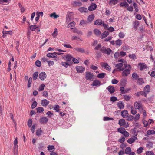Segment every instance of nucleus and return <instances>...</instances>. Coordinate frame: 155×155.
<instances>
[{
	"label": "nucleus",
	"mask_w": 155,
	"mask_h": 155,
	"mask_svg": "<svg viewBox=\"0 0 155 155\" xmlns=\"http://www.w3.org/2000/svg\"><path fill=\"white\" fill-rule=\"evenodd\" d=\"M124 67L125 68L122 70V75L123 77H126L130 74L131 67L130 65L125 64H124Z\"/></svg>",
	"instance_id": "1"
},
{
	"label": "nucleus",
	"mask_w": 155,
	"mask_h": 155,
	"mask_svg": "<svg viewBox=\"0 0 155 155\" xmlns=\"http://www.w3.org/2000/svg\"><path fill=\"white\" fill-rule=\"evenodd\" d=\"M134 105L135 109H138L140 112L143 110V107L140 101L135 102Z\"/></svg>",
	"instance_id": "2"
},
{
	"label": "nucleus",
	"mask_w": 155,
	"mask_h": 155,
	"mask_svg": "<svg viewBox=\"0 0 155 155\" xmlns=\"http://www.w3.org/2000/svg\"><path fill=\"white\" fill-rule=\"evenodd\" d=\"M100 51L103 53L109 55L111 52L112 50L110 48H106L105 47L103 46L101 48Z\"/></svg>",
	"instance_id": "3"
},
{
	"label": "nucleus",
	"mask_w": 155,
	"mask_h": 155,
	"mask_svg": "<svg viewBox=\"0 0 155 155\" xmlns=\"http://www.w3.org/2000/svg\"><path fill=\"white\" fill-rule=\"evenodd\" d=\"M118 124L120 126H124L125 128H127L129 126L128 123H126L125 120L124 119H120L119 121Z\"/></svg>",
	"instance_id": "4"
},
{
	"label": "nucleus",
	"mask_w": 155,
	"mask_h": 155,
	"mask_svg": "<svg viewBox=\"0 0 155 155\" xmlns=\"http://www.w3.org/2000/svg\"><path fill=\"white\" fill-rule=\"evenodd\" d=\"M72 12H68V14L66 15V22L67 23H68L72 20Z\"/></svg>",
	"instance_id": "5"
},
{
	"label": "nucleus",
	"mask_w": 155,
	"mask_h": 155,
	"mask_svg": "<svg viewBox=\"0 0 155 155\" xmlns=\"http://www.w3.org/2000/svg\"><path fill=\"white\" fill-rule=\"evenodd\" d=\"M138 68L141 71L147 68V65L144 63H140L138 64Z\"/></svg>",
	"instance_id": "6"
},
{
	"label": "nucleus",
	"mask_w": 155,
	"mask_h": 155,
	"mask_svg": "<svg viewBox=\"0 0 155 155\" xmlns=\"http://www.w3.org/2000/svg\"><path fill=\"white\" fill-rule=\"evenodd\" d=\"M101 65L102 67L106 70L109 71H110L111 70V67L107 63L102 62L101 63Z\"/></svg>",
	"instance_id": "7"
},
{
	"label": "nucleus",
	"mask_w": 155,
	"mask_h": 155,
	"mask_svg": "<svg viewBox=\"0 0 155 155\" xmlns=\"http://www.w3.org/2000/svg\"><path fill=\"white\" fill-rule=\"evenodd\" d=\"M137 140V138L136 136H133L131 138L128 139L127 140V142L128 143L131 144Z\"/></svg>",
	"instance_id": "8"
},
{
	"label": "nucleus",
	"mask_w": 155,
	"mask_h": 155,
	"mask_svg": "<svg viewBox=\"0 0 155 155\" xmlns=\"http://www.w3.org/2000/svg\"><path fill=\"white\" fill-rule=\"evenodd\" d=\"M76 69L78 73H82L84 71L85 68L82 66H78L76 67Z\"/></svg>",
	"instance_id": "9"
},
{
	"label": "nucleus",
	"mask_w": 155,
	"mask_h": 155,
	"mask_svg": "<svg viewBox=\"0 0 155 155\" xmlns=\"http://www.w3.org/2000/svg\"><path fill=\"white\" fill-rule=\"evenodd\" d=\"M73 58V57L71 55L69 54H67L66 55H64L63 57V59H65L68 61H70Z\"/></svg>",
	"instance_id": "10"
},
{
	"label": "nucleus",
	"mask_w": 155,
	"mask_h": 155,
	"mask_svg": "<svg viewBox=\"0 0 155 155\" xmlns=\"http://www.w3.org/2000/svg\"><path fill=\"white\" fill-rule=\"evenodd\" d=\"M101 84V82L99 81L98 80H94L93 81L91 85L92 86L98 87Z\"/></svg>",
	"instance_id": "11"
},
{
	"label": "nucleus",
	"mask_w": 155,
	"mask_h": 155,
	"mask_svg": "<svg viewBox=\"0 0 155 155\" xmlns=\"http://www.w3.org/2000/svg\"><path fill=\"white\" fill-rule=\"evenodd\" d=\"M47 77V75L45 72H42L39 75V77L41 80H45Z\"/></svg>",
	"instance_id": "12"
},
{
	"label": "nucleus",
	"mask_w": 155,
	"mask_h": 155,
	"mask_svg": "<svg viewBox=\"0 0 155 155\" xmlns=\"http://www.w3.org/2000/svg\"><path fill=\"white\" fill-rule=\"evenodd\" d=\"M93 77V74L91 72H87L86 74V78L87 80H90Z\"/></svg>",
	"instance_id": "13"
},
{
	"label": "nucleus",
	"mask_w": 155,
	"mask_h": 155,
	"mask_svg": "<svg viewBox=\"0 0 155 155\" xmlns=\"http://www.w3.org/2000/svg\"><path fill=\"white\" fill-rule=\"evenodd\" d=\"M97 7V5L95 3H92L88 8V9L90 11H93L95 10Z\"/></svg>",
	"instance_id": "14"
},
{
	"label": "nucleus",
	"mask_w": 155,
	"mask_h": 155,
	"mask_svg": "<svg viewBox=\"0 0 155 155\" xmlns=\"http://www.w3.org/2000/svg\"><path fill=\"white\" fill-rule=\"evenodd\" d=\"M48 121V119L47 117H43L39 119V122L41 124L46 123Z\"/></svg>",
	"instance_id": "15"
},
{
	"label": "nucleus",
	"mask_w": 155,
	"mask_h": 155,
	"mask_svg": "<svg viewBox=\"0 0 155 155\" xmlns=\"http://www.w3.org/2000/svg\"><path fill=\"white\" fill-rule=\"evenodd\" d=\"M117 106L118 108L120 109H124V103L122 101H119L117 103Z\"/></svg>",
	"instance_id": "16"
},
{
	"label": "nucleus",
	"mask_w": 155,
	"mask_h": 155,
	"mask_svg": "<svg viewBox=\"0 0 155 155\" xmlns=\"http://www.w3.org/2000/svg\"><path fill=\"white\" fill-rule=\"evenodd\" d=\"M71 40H76L78 41H82L83 39L81 37L79 36H73L71 37Z\"/></svg>",
	"instance_id": "17"
},
{
	"label": "nucleus",
	"mask_w": 155,
	"mask_h": 155,
	"mask_svg": "<svg viewBox=\"0 0 155 155\" xmlns=\"http://www.w3.org/2000/svg\"><path fill=\"white\" fill-rule=\"evenodd\" d=\"M56 52L53 53H48L47 54L46 56L50 58H57V55H56Z\"/></svg>",
	"instance_id": "18"
},
{
	"label": "nucleus",
	"mask_w": 155,
	"mask_h": 155,
	"mask_svg": "<svg viewBox=\"0 0 155 155\" xmlns=\"http://www.w3.org/2000/svg\"><path fill=\"white\" fill-rule=\"evenodd\" d=\"M121 115L123 118H125L128 116V113L127 110H124L121 112Z\"/></svg>",
	"instance_id": "19"
},
{
	"label": "nucleus",
	"mask_w": 155,
	"mask_h": 155,
	"mask_svg": "<svg viewBox=\"0 0 155 155\" xmlns=\"http://www.w3.org/2000/svg\"><path fill=\"white\" fill-rule=\"evenodd\" d=\"M107 89L109 92L111 94L114 93L115 91L114 87L111 86H108L107 87Z\"/></svg>",
	"instance_id": "20"
},
{
	"label": "nucleus",
	"mask_w": 155,
	"mask_h": 155,
	"mask_svg": "<svg viewBox=\"0 0 155 155\" xmlns=\"http://www.w3.org/2000/svg\"><path fill=\"white\" fill-rule=\"evenodd\" d=\"M49 103V101L46 99L42 100L41 101V104L43 106H47Z\"/></svg>",
	"instance_id": "21"
},
{
	"label": "nucleus",
	"mask_w": 155,
	"mask_h": 155,
	"mask_svg": "<svg viewBox=\"0 0 155 155\" xmlns=\"http://www.w3.org/2000/svg\"><path fill=\"white\" fill-rule=\"evenodd\" d=\"M155 134V131L153 130H149L147 132L146 134L145 135L146 136H148L153 135Z\"/></svg>",
	"instance_id": "22"
},
{
	"label": "nucleus",
	"mask_w": 155,
	"mask_h": 155,
	"mask_svg": "<svg viewBox=\"0 0 155 155\" xmlns=\"http://www.w3.org/2000/svg\"><path fill=\"white\" fill-rule=\"evenodd\" d=\"M74 51L77 52H79L81 53H84L85 52V50L83 48H75L74 49Z\"/></svg>",
	"instance_id": "23"
},
{
	"label": "nucleus",
	"mask_w": 155,
	"mask_h": 155,
	"mask_svg": "<svg viewBox=\"0 0 155 155\" xmlns=\"http://www.w3.org/2000/svg\"><path fill=\"white\" fill-rule=\"evenodd\" d=\"M119 2L118 0H110L109 4L111 6L115 5Z\"/></svg>",
	"instance_id": "24"
},
{
	"label": "nucleus",
	"mask_w": 155,
	"mask_h": 155,
	"mask_svg": "<svg viewBox=\"0 0 155 155\" xmlns=\"http://www.w3.org/2000/svg\"><path fill=\"white\" fill-rule=\"evenodd\" d=\"M119 5L120 6L124 7H127L129 6L128 4L126 2H121Z\"/></svg>",
	"instance_id": "25"
},
{
	"label": "nucleus",
	"mask_w": 155,
	"mask_h": 155,
	"mask_svg": "<svg viewBox=\"0 0 155 155\" xmlns=\"http://www.w3.org/2000/svg\"><path fill=\"white\" fill-rule=\"evenodd\" d=\"M123 65V64L122 63H120L117 64L116 65V67L117 69H118L121 71H122L123 70V68H122V67Z\"/></svg>",
	"instance_id": "26"
},
{
	"label": "nucleus",
	"mask_w": 155,
	"mask_h": 155,
	"mask_svg": "<svg viewBox=\"0 0 155 155\" xmlns=\"http://www.w3.org/2000/svg\"><path fill=\"white\" fill-rule=\"evenodd\" d=\"M102 21L101 20V19H97L96 20L94 21V24L95 25H101L102 24Z\"/></svg>",
	"instance_id": "27"
},
{
	"label": "nucleus",
	"mask_w": 155,
	"mask_h": 155,
	"mask_svg": "<svg viewBox=\"0 0 155 155\" xmlns=\"http://www.w3.org/2000/svg\"><path fill=\"white\" fill-rule=\"evenodd\" d=\"M78 10L81 13L86 12L88 11L87 9L86 8L84 7L80 8H79Z\"/></svg>",
	"instance_id": "28"
},
{
	"label": "nucleus",
	"mask_w": 155,
	"mask_h": 155,
	"mask_svg": "<svg viewBox=\"0 0 155 155\" xmlns=\"http://www.w3.org/2000/svg\"><path fill=\"white\" fill-rule=\"evenodd\" d=\"M94 15L91 14L89 15L87 18L88 21L91 22L94 20Z\"/></svg>",
	"instance_id": "29"
},
{
	"label": "nucleus",
	"mask_w": 155,
	"mask_h": 155,
	"mask_svg": "<svg viewBox=\"0 0 155 155\" xmlns=\"http://www.w3.org/2000/svg\"><path fill=\"white\" fill-rule=\"evenodd\" d=\"M75 25V22H71L70 23H68V27L70 28L71 29H73V27H74Z\"/></svg>",
	"instance_id": "30"
},
{
	"label": "nucleus",
	"mask_w": 155,
	"mask_h": 155,
	"mask_svg": "<svg viewBox=\"0 0 155 155\" xmlns=\"http://www.w3.org/2000/svg\"><path fill=\"white\" fill-rule=\"evenodd\" d=\"M109 34V32L107 31H105L101 35V38L102 39L104 38L108 35Z\"/></svg>",
	"instance_id": "31"
},
{
	"label": "nucleus",
	"mask_w": 155,
	"mask_h": 155,
	"mask_svg": "<svg viewBox=\"0 0 155 155\" xmlns=\"http://www.w3.org/2000/svg\"><path fill=\"white\" fill-rule=\"evenodd\" d=\"M131 148L130 147H128L126 148L125 150V153L126 154H128L131 153Z\"/></svg>",
	"instance_id": "32"
},
{
	"label": "nucleus",
	"mask_w": 155,
	"mask_h": 155,
	"mask_svg": "<svg viewBox=\"0 0 155 155\" xmlns=\"http://www.w3.org/2000/svg\"><path fill=\"white\" fill-rule=\"evenodd\" d=\"M143 123L144 124V127H146L151 124L152 123V122H149V121L144 120L143 121Z\"/></svg>",
	"instance_id": "33"
},
{
	"label": "nucleus",
	"mask_w": 155,
	"mask_h": 155,
	"mask_svg": "<svg viewBox=\"0 0 155 155\" xmlns=\"http://www.w3.org/2000/svg\"><path fill=\"white\" fill-rule=\"evenodd\" d=\"M122 44V41L120 39H118L115 41V45L117 46H120Z\"/></svg>",
	"instance_id": "34"
},
{
	"label": "nucleus",
	"mask_w": 155,
	"mask_h": 155,
	"mask_svg": "<svg viewBox=\"0 0 155 155\" xmlns=\"http://www.w3.org/2000/svg\"><path fill=\"white\" fill-rule=\"evenodd\" d=\"M139 25V22L136 21L133 23V27L135 29H136Z\"/></svg>",
	"instance_id": "35"
},
{
	"label": "nucleus",
	"mask_w": 155,
	"mask_h": 155,
	"mask_svg": "<svg viewBox=\"0 0 155 155\" xmlns=\"http://www.w3.org/2000/svg\"><path fill=\"white\" fill-rule=\"evenodd\" d=\"M94 32L97 36H99L101 34V32L100 30L97 29H95L94 31Z\"/></svg>",
	"instance_id": "36"
},
{
	"label": "nucleus",
	"mask_w": 155,
	"mask_h": 155,
	"mask_svg": "<svg viewBox=\"0 0 155 155\" xmlns=\"http://www.w3.org/2000/svg\"><path fill=\"white\" fill-rule=\"evenodd\" d=\"M3 37H5V35L9 34L10 35H12V31H3Z\"/></svg>",
	"instance_id": "37"
},
{
	"label": "nucleus",
	"mask_w": 155,
	"mask_h": 155,
	"mask_svg": "<svg viewBox=\"0 0 155 155\" xmlns=\"http://www.w3.org/2000/svg\"><path fill=\"white\" fill-rule=\"evenodd\" d=\"M150 87L149 85H147L144 88V91L145 92L148 93L150 91Z\"/></svg>",
	"instance_id": "38"
},
{
	"label": "nucleus",
	"mask_w": 155,
	"mask_h": 155,
	"mask_svg": "<svg viewBox=\"0 0 155 155\" xmlns=\"http://www.w3.org/2000/svg\"><path fill=\"white\" fill-rule=\"evenodd\" d=\"M106 75V74L105 73H101L98 74L97 77L99 78H103L105 77V76Z\"/></svg>",
	"instance_id": "39"
},
{
	"label": "nucleus",
	"mask_w": 155,
	"mask_h": 155,
	"mask_svg": "<svg viewBox=\"0 0 155 155\" xmlns=\"http://www.w3.org/2000/svg\"><path fill=\"white\" fill-rule=\"evenodd\" d=\"M50 17L51 18H54L56 19L59 17V16L58 15H57L55 12H54L50 15Z\"/></svg>",
	"instance_id": "40"
},
{
	"label": "nucleus",
	"mask_w": 155,
	"mask_h": 155,
	"mask_svg": "<svg viewBox=\"0 0 155 155\" xmlns=\"http://www.w3.org/2000/svg\"><path fill=\"white\" fill-rule=\"evenodd\" d=\"M144 149L142 147H140L138 148L137 150V153L138 154H140L142 153V152L143 151Z\"/></svg>",
	"instance_id": "41"
},
{
	"label": "nucleus",
	"mask_w": 155,
	"mask_h": 155,
	"mask_svg": "<svg viewBox=\"0 0 155 155\" xmlns=\"http://www.w3.org/2000/svg\"><path fill=\"white\" fill-rule=\"evenodd\" d=\"M18 145H14L13 148V153H15L16 154L17 153H18Z\"/></svg>",
	"instance_id": "42"
},
{
	"label": "nucleus",
	"mask_w": 155,
	"mask_h": 155,
	"mask_svg": "<svg viewBox=\"0 0 155 155\" xmlns=\"http://www.w3.org/2000/svg\"><path fill=\"white\" fill-rule=\"evenodd\" d=\"M38 74V72L37 71L35 72L33 74V80H36Z\"/></svg>",
	"instance_id": "43"
},
{
	"label": "nucleus",
	"mask_w": 155,
	"mask_h": 155,
	"mask_svg": "<svg viewBox=\"0 0 155 155\" xmlns=\"http://www.w3.org/2000/svg\"><path fill=\"white\" fill-rule=\"evenodd\" d=\"M137 83L140 85H142L144 83V81L142 78H139L137 80Z\"/></svg>",
	"instance_id": "44"
},
{
	"label": "nucleus",
	"mask_w": 155,
	"mask_h": 155,
	"mask_svg": "<svg viewBox=\"0 0 155 155\" xmlns=\"http://www.w3.org/2000/svg\"><path fill=\"white\" fill-rule=\"evenodd\" d=\"M54 31L52 33V35L53 37H56L58 35V30L57 28L54 29Z\"/></svg>",
	"instance_id": "45"
},
{
	"label": "nucleus",
	"mask_w": 155,
	"mask_h": 155,
	"mask_svg": "<svg viewBox=\"0 0 155 155\" xmlns=\"http://www.w3.org/2000/svg\"><path fill=\"white\" fill-rule=\"evenodd\" d=\"M38 26L35 25H31L30 26L29 28L32 31H35V30L38 28Z\"/></svg>",
	"instance_id": "46"
},
{
	"label": "nucleus",
	"mask_w": 155,
	"mask_h": 155,
	"mask_svg": "<svg viewBox=\"0 0 155 155\" xmlns=\"http://www.w3.org/2000/svg\"><path fill=\"white\" fill-rule=\"evenodd\" d=\"M117 131L118 132L123 134L124 131H125V129L124 128L120 127L117 129Z\"/></svg>",
	"instance_id": "47"
},
{
	"label": "nucleus",
	"mask_w": 155,
	"mask_h": 155,
	"mask_svg": "<svg viewBox=\"0 0 155 155\" xmlns=\"http://www.w3.org/2000/svg\"><path fill=\"white\" fill-rule=\"evenodd\" d=\"M128 56L132 60H134L137 59L136 55L134 54H130Z\"/></svg>",
	"instance_id": "48"
},
{
	"label": "nucleus",
	"mask_w": 155,
	"mask_h": 155,
	"mask_svg": "<svg viewBox=\"0 0 155 155\" xmlns=\"http://www.w3.org/2000/svg\"><path fill=\"white\" fill-rule=\"evenodd\" d=\"M132 78L135 79H137L139 78V76L135 72L132 73Z\"/></svg>",
	"instance_id": "49"
},
{
	"label": "nucleus",
	"mask_w": 155,
	"mask_h": 155,
	"mask_svg": "<svg viewBox=\"0 0 155 155\" xmlns=\"http://www.w3.org/2000/svg\"><path fill=\"white\" fill-rule=\"evenodd\" d=\"M140 117V114L139 113H138L136 114L135 117H134V119L135 121L138 120Z\"/></svg>",
	"instance_id": "50"
},
{
	"label": "nucleus",
	"mask_w": 155,
	"mask_h": 155,
	"mask_svg": "<svg viewBox=\"0 0 155 155\" xmlns=\"http://www.w3.org/2000/svg\"><path fill=\"white\" fill-rule=\"evenodd\" d=\"M37 112L38 113H41L44 111V109L42 107H38L37 108Z\"/></svg>",
	"instance_id": "51"
},
{
	"label": "nucleus",
	"mask_w": 155,
	"mask_h": 155,
	"mask_svg": "<svg viewBox=\"0 0 155 155\" xmlns=\"http://www.w3.org/2000/svg\"><path fill=\"white\" fill-rule=\"evenodd\" d=\"M61 64L62 66H64L65 68H67L69 66V64L68 63L66 62H61Z\"/></svg>",
	"instance_id": "52"
},
{
	"label": "nucleus",
	"mask_w": 155,
	"mask_h": 155,
	"mask_svg": "<svg viewBox=\"0 0 155 155\" xmlns=\"http://www.w3.org/2000/svg\"><path fill=\"white\" fill-rule=\"evenodd\" d=\"M113 118L109 117H104L103 120L104 121L113 120Z\"/></svg>",
	"instance_id": "53"
},
{
	"label": "nucleus",
	"mask_w": 155,
	"mask_h": 155,
	"mask_svg": "<svg viewBox=\"0 0 155 155\" xmlns=\"http://www.w3.org/2000/svg\"><path fill=\"white\" fill-rule=\"evenodd\" d=\"M45 86V85L44 84H41L39 87L38 90V91H43L44 88Z\"/></svg>",
	"instance_id": "54"
},
{
	"label": "nucleus",
	"mask_w": 155,
	"mask_h": 155,
	"mask_svg": "<svg viewBox=\"0 0 155 155\" xmlns=\"http://www.w3.org/2000/svg\"><path fill=\"white\" fill-rule=\"evenodd\" d=\"M153 144L151 142H149L147 144L146 147L149 149H150L152 148Z\"/></svg>",
	"instance_id": "55"
},
{
	"label": "nucleus",
	"mask_w": 155,
	"mask_h": 155,
	"mask_svg": "<svg viewBox=\"0 0 155 155\" xmlns=\"http://www.w3.org/2000/svg\"><path fill=\"white\" fill-rule=\"evenodd\" d=\"M48 150L49 152H51L52 150L54 148V146L49 145L47 147Z\"/></svg>",
	"instance_id": "56"
},
{
	"label": "nucleus",
	"mask_w": 155,
	"mask_h": 155,
	"mask_svg": "<svg viewBox=\"0 0 155 155\" xmlns=\"http://www.w3.org/2000/svg\"><path fill=\"white\" fill-rule=\"evenodd\" d=\"M131 113L133 115H135L137 113L136 110L134 109L133 106H132L131 107Z\"/></svg>",
	"instance_id": "57"
},
{
	"label": "nucleus",
	"mask_w": 155,
	"mask_h": 155,
	"mask_svg": "<svg viewBox=\"0 0 155 155\" xmlns=\"http://www.w3.org/2000/svg\"><path fill=\"white\" fill-rule=\"evenodd\" d=\"M73 31L74 32L78 34H80L81 35H82L83 34V33L81 31H79L77 29H74L73 30Z\"/></svg>",
	"instance_id": "58"
},
{
	"label": "nucleus",
	"mask_w": 155,
	"mask_h": 155,
	"mask_svg": "<svg viewBox=\"0 0 155 155\" xmlns=\"http://www.w3.org/2000/svg\"><path fill=\"white\" fill-rule=\"evenodd\" d=\"M32 82V78H30L28 79V87H31V84Z\"/></svg>",
	"instance_id": "59"
},
{
	"label": "nucleus",
	"mask_w": 155,
	"mask_h": 155,
	"mask_svg": "<svg viewBox=\"0 0 155 155\" xmlns=\"http://www.w3.org/2000/svg\"><path fill=\"white\" fill-rule=\"evenodd\" d=\"M62 45H63L64 47L69 48H73L69 44H63Z\"/></svg>",
	"instance_id": "60"
},
{
	"label": "nucleus",
	"mask_w": 155,
	"mask_h": 155,
	"mask_svg": "<svg viewBox=\"0 0 155 155\" xmlns=\"http://www.w3.org/2000/svg\"><path fill=\"white\" fill-rule=\"evenodd\" d=\"M35 64L36 66L40 67L41 65V63L39 60H38L36 61Z\"/></svg>",
	"instance_id": "61"
},
{
	"label": "nucleus",
	"mask_w": 155,
	"mask_h": 155,
	"mask_svg": "<svg viewBox=\"0 0 155 155\" xmlns=\"http://www.w3.org/2000/svg\"><path fill=\"white\" fill-rule=\"evenodd\" d=\"M117 97L115 96L111 97L110 98V100L112 102H114L116 101H117Z\"/></svg>",
	"instance_id": "62"
},
{
	"label": "nucleus",
	"mask_w": 155,
	"mask_h": 155,
	"mask_svg": "<svg viewBox=\"0 0 155 155\" xmlns=\"http://www.w3.org/2000/svg\"><path fill=\"white\" fill-rule=\"evenodd\" d=\"M37 105V102L35 101H34L33 102V103L32 104V105H31L32 108L34 109V108H35L36 107Z\"/></svg>",
	"instance_id": "63"
},
{
	"label": "nucleus",
	"mask_w": 155,
	"mask_h": 155,
	"mask_svg": "<svg viewBox=\"0 0 155 155\" xmlns=\"http://www.w3.org/2000/svg\"><path fill=\"white\" fill-rule=\"evenodd\" d=\"M146 155H154V153L153 152L150 151H148L146 152Z\"/></svg>",
	"instance_id": "64"
}]
</instances>
